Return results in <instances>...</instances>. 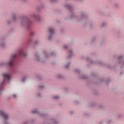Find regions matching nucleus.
Wrapping results in <instances>:
<instances>
[{
  "instance_id": "5",
  "label": "nucleus",
  "mask_w": 124,
  "mask_h": 124,
  "mask_svg": "<svg viewBox=\"0 0 124 124\" xmlns=\"http://www.w3.org/2000/svg\"><path fill=\"white\" fill-rule=\"evenodd\" d=\"M49 32L50 34H53V33H54V29H53V28H49Z\"/></svg>"
},
{
  "instance_id": "2",
  "label": "nucleus",
  "mask_w": 124,
  "mask_h": 124,
  "mask_svg": "<svg viewBox=\"0 0 124 124\" xmlns=\"http://www.w3.org/2000/svg\"><path fill=\"white\" fill-rule=\"evenodd\" d=\"M0 115L2 116L4 120H7V119H8V115L5 114L2 110H0Z\"/></svg>"
},
{
  "instance_id": "7",
  "label": "nucleus",
  "mask_w": 124,
  "mask_h": 124,
  "mask_svg": "<svg viewBox=\"0 0 124 124\" xmlns=\"http://www.w3.org/2000/svg\"><path fill=\"white\" fill-rule=\"evenodd\" d=\"M31 112H32L33 114H34V113H37V110L36 109H35V110L32 111Z\"/></svg>"
},
{
  "instance_id": "14",
  "label": "nucleus",
  "mask_w": 124,
  "mask_h": 124,
  "mask_svg": "<svg viewBox=\"0 0 124 124\" xmlns=\"http://www.w3.org/2000/svg\"><path fill=\"white\" fill-rule=\"evenodd\" d=\"M40 88H41V87H40Z\"/></svg>"
},
{
  "instance_id": "1",
  "label": "nucleus",
  "mask_w": 124,
  "mask_h": 124,
  "mask_svg": "<svg viewBox=\"0 0 124 124\" xmlns=\"http://www.w3.org/2000/svg\"><path fill=\"white\" fill-rule=\"evenodd\" d=\"M3 78L4 80L2 82V83L0 84V91H2V90H3V88L2 87V85L4 84V82L5 81V79H7L9 81L10 80V75H9V74L6 73V74H2Z\"/></svg>"
},
{
  "instance_id": "10",
  "label": "nucleus",
  "mask_w": 124,
  "mask_h": 124,
  "mask_svg": "<svg viewBox=\"0 0 124 124\" xmlns=\"http://www.w3.org/2000/svg\"><path fill=\"white\" fill-rule=\"evenodd\" d=\"M72 53V52L71 51V50H70V51H69V54H70V55H71Z\"/></svg>"
},
{
  "instance_id": "4",
  "label": "nucleus",
  "mask_w": 124,
  "mask_h": 124,
  "mask_svg": "<svg viewBox=\"0 0 124 124\" xmlns=\"http://www.w3.org/2000/svg\"><path fill=\"white\" fill-rule=\"evenodd\" d=\"M33 17L35 18V20H36V21H39V16L38 15H33Z\"/></svg>"
},
{
  "instance_id": "6",
  "label": "nucleus",
  "mask_w": 124,
  "mask_h": 124,
  "mask_svg": "<svg viewBox=\"0 0 124 124\" xmlns=\"http://www.w3.org/2000/svg\"><path fill=\"white\" fill-rule=\"evenodd\" d=\"M19 54L22 56V57H26V54L23 53V50H20L19 51Z\"/></svg>"
},
{
  "instance_id": "12",
  "label": "nucleus",
  "mask_w": 124,
  "mask_h": 124,
  "mask_svg": "<svg viewBox=\"0 0 124 124\" xmlns=\"http://www.w3.org/2000/svg\"><path fill=\"white\" fill-rule=\"evenodd\" d=\"M50 36L48 37V39H50Z\"/></svg>"
},
{
  "instance_id": "8",
  "label": "nucleus",
  "mask_w": 124,
  "mask_h": 124,
  "mask_svg": "<svg viewBox=\"0 0 124 124\" xmlns=\"http://www.w3.org/2000/svg\"><path fill=\"white\" fill-rule=\"evenodd\" d=\"M13 97H14V98H16V94H14L13 95Z\"/></svg>"
},
{
  "instance_id": "3",
  "label": "nucleus",
  "mask_w": 124,
  "mask_h": 124,
  "mask_svg": "<svg viewBox=\"0 0 124 124\" xmlns=\"http://www.w3.org/2000/svg\"><path fill=\"white\" fill-rule=\"evenodd\" d=\"M17 57L16 54H14L12 56V60L9 62L8 64L9 65H12L13 64V61L14 59Z\"/></svg>"
},
{
  "instance_id": "9",
  "label": "nucleus",
  "mask_w": 124,
  "mask_h": 124,
  "mask_svg": "<svg viewBox=\"0 0 124 124\" xmlns=\"http://www.w3.org/2000/svg\"><path fill=\"white\" fill-rule=\"evenodd\" d=\"M60 97L59 96H54V98H56V99H58V98H59Z\"/></svg>"
},
{
  "instance_id": "13",
  "label": "nucleus",
  "mask_w": 124,
  "mask_h": 124,
  "mask_svg": "<svg viewBox=\"0 0 124 124\" xmlns=\"http://www.w3.org/2000/svg\"><path fill=\"white\" fill-rule=\"evenodd\" d=\"M23 81H24V79L23 80Z\"/></svg>"
},
{
  "instance_id": "11",
  "label": "nucleus",
  "mask_w": 124,
  "mask_h": 124,
  "mask_svg": "<svg viewBox=\"0 0 124 124\" xmlns=\"http://www.w3.org/2000/svg\"><path fill=\"white\" fill-rule=\"evenodd\" d=\"M68 66H66V68H68Z\"/></svg>"
}]
</instances>
